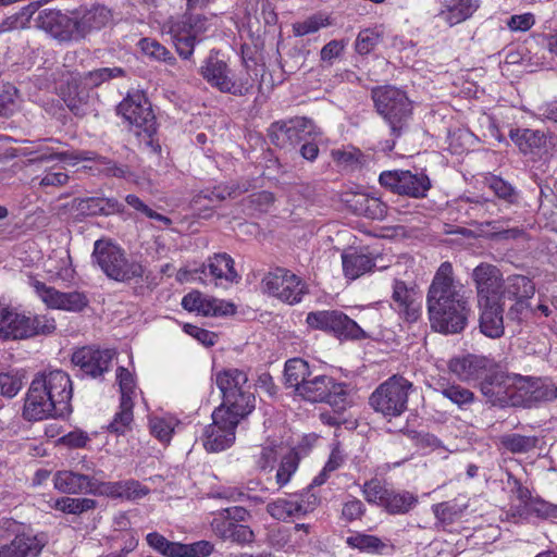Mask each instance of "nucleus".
<instances>
[{"label":"nucleus","mask_w":557,"mask_h":557,"mask_svg":"<svg viewBox=\"0 0 557 557\" xmlns=\"http://www.w3.org/2000/svg\"><path fill=\"white\" fill-rule=\"evenodd\" d=\"M429 320L432 330L443 334H459L471 312L463 286L454 277L450 262H443L432 280L426 295Z\"/></svg>","instance_id":"f257e3e1"},{"label":"nucleus","mask_w":557,"mask_h":557,"mask_svg":"<svg viewBox=\"0 0 557 557\" xmlns=\"http://www.w3.org/2000/svg\"><path fill=\"white\" fill-rule=\"evenodd\" d=\"M371 98L377 114L388 125L391 135L398 138L408 128L412 115V103L407 94L394 86H377Z\"/></svg>","instance_id":"f03ea898"},{"label":"nucleus","mask_w":557,"mask_h":557,"mask_svg":"<svg viewBox=\"0 0 557 557\" xmlns=\"http://www.w3.org/2000/svg\"><path fill=\"white\" fill-rule=\"evenodd\" d=\"M413 384L403 375L394 374L381 383L370 395L369 405L384 418L392 420L408 409Z\"/></svg>","instance_id":"7ed1b4c3"},{"label":"nucleus","mask_w":557,"mask_h":557,"mask_svg":"<svg viewBox=\"0 0 557 557\" xmlns=\"http://www.w3.org/2000/svg\"><path fill=\"white\" fill-rule=\"evenodd\" d=\"M92 257L103 273L111 280L128 282L141 277L144 269L140 263L128 260L124 250L107 240H97Z\"/></svg>","instance_id":"20e7f679"},{"label":"nucleus","mask_w":557,"mask_h":557,"mask_svg":"<svg viewBox=\"0 0 557 557\" xmlns=\"http://www.w3.org/2000/svg\"><path fill=\"white\" fill-rule=\"evenodd\" d=\"M209 26L208 17L189 12L170 22L169 34L180 57L187 60L193 55L195 46L202 41Z\"/></svg>","instance_id":"39448f33"},{"label":"nucleus","mask_w":557,"mask_h":557,"mask_svg":"<svg viewBox=\"0 0 557 557\" xmlns=\"http://www.w3.org/2000/svg\"><path fill=\"white\" fill-rule=\"evenodd\" d=\"M310 403H326L337 411L348 406V391L344 383H337L332 376L313 372L300 385L296 394Z\"/></svg>","instance_id":"423d86ee"},{"label":"nucleus","mask_w":557,"mask_h":557,"mask_svg":"<svg viewBox=\"0 0 557 557\" xmlns=\"http://www.w3.org/2000/svg\"><path fill=\"white\" fill-rule=\"evenodd\" d=\"M307 324L315 330L333 334L339 339H366L367 333L356 321L339 310L312 311L307 314Z\"/></svg>","instance_id":"0eeeda50"},{"label":"nucleus","mask_w":557,"mask_h":557,"mask_svg":"<svg viewBox=\"0 0 557 557\" xmlns=\"http://www.w3.org/2000/svg\"><path fill=\"white\" fill-rule=\"evenodd\" d=\"M200 74L212 87L221 92L234 96H245L252 88L248 78L234 79L225 61L219 58V52L212 50L200 67Z\"/></svg>","instance_id":"6e6552de"},{"label":"nucleus","mask_w":557,"mask_h":557,"mask_svg":"<svg viewBox=\"0 0 557 557\" xmlns=\"http://www.w3.org/2000/svg\"><path fill=\"white\" fill-rule=\"evenodd\" d=\"M33 381L34 388H39L45 397L55 403L60 417H67L72 412L73 386L67 373L54 370L38 374Z\"/></svg>","instance_id":"1a4fd4ad"},{"label":"nucleus","mask_w":557,"mask_h":557,"mask_svg":"<svg viewBox=\"0 0 557 557\" xmlns=\"http://www.w3.org/2000/svg\"><path fill=\"white\" fill-rule=\"evenodd\" d=\"M379 182L394 194L416 199L426 197L432 184L424 172L404 170L385 171L380 174Z\"/></svg>","instance_id":"9d476101"},{"label":"nucleus","mask_w":557,"mask_h":557,"mask_svg":"<svg viewBox=\"0 0 557 557\" xmlns=\"http://www.w3.org/2000/svg\"><path fill=\"white\" fill-rule=\"evenodd\" d=\"M117 113L131 125L143 131L149 138L157 133V122L151 103L143 91L128 92L117 106Z\"/></svg>","instance_id":"9b49d317"},{"label":"nucleus","mask_w":557,"mask_h":557,"mask_svg":"<svg viewBox=\"0 0 557 557\" xmlns=\"http://www.w3.org/2000/svg\"><path fill=\"white\" fill-rule=\"evenodd\" d=\"M319 503L320 497L313 492V486L310 484L301 493L289 494L287 497L269 503L267 512L276 520L286 521L312 512Z\"/></svg>","instance_id":"f8f14e48"},{"label":"nucleus","mask_w":557,"mask_h":557,"mask_svg":"<svg viewBox=\"0 0 557 557\" xmlns=\"http://www.w3.org/2000/svg\"><path fill=\"white\" fill-rule=\"evenodd\" d=\"M265 292L289 305L301 301L307 294V285L290 271L277 268L265 275L262 281Z\"/></svg>","instance_id":"ddd939ff"},{"label":"nucleus","mask_w":557,"mask_h":557,"mask_svg":"<svg viewBox=\"0 0 557 557\" xmlns=\"http://www.w3.org/2000/svg\"><path fill=\"white\" fill-rule=\"evenodd\" d=\"M223 412V410H214L212 412V423L206 426L203 431L202 444L207 451H222L235 442L238 422Z\"/></svg>","instance_id":"4468645a"},{"label":"nucleus","mask_w":557,"mask_h":557,"mask_svg":"<svg viewBox=\"0 0 557 557\" xmlns=\"http://www.w3.org/2000/svg\"><path fill=\"white\" fill-rule=\"evenodd\" d=\"M30 285L41 301L50 309L81 312L89 304L88 297L82 292L63 293L37 280H33Z\"/></svg>","instance_id":"2eb2a0df"},{"label":"nucleus","mask_w":557,"mask_h":557,"mask_svg":"<svg viewBox=\"0 0 557 557\" xmlns=\"http://www.w3.org/2000/svg\"><path fill=\"white\" fill-rule=\"evenodd\" d=\"M471 278L476 290L478 304L500 301L504 277L496 265L480 263L473 269Z\"/></svg>","instance_id":"dca6fc26"},{"label":"nucleus","mask_w":557,"mask_h":557,"mask_svg":"<svg viewBox=\"0 0 557 557\" xmlns=\"http://www.w3.org/2000/svg\"><path fill=\"white\" fill-rule=\"evenodd\" d=\"M36 26L59 41L79 40L75 13L69 16L61 11L45 9L35 20Z\"/></svg>","instance_id":"f3484780"},{"label":"nucleus","mask_w":557,"mask_h":557,"mask_svg":"<svg viewBox=\"0 0 557 557\" xmlns=\"http://www.w3.org/2000/svg\"><path fill=\"white\" fill-rule=\"evenodd\" d=\"M114 355L111 349L85 346L73 352L72 362L79 368L83 375L98 379L110 370Z\"/></svg>","instance_id":"a211bd4d"},{"label":"nucleus","mask_w":557,"mask_h":557,"mask_svg":"<svg viewBox=\"0 0 557 557\" xmlns=\"http://www.w3.org/2000/svg\"><path fill=\"white\" fill-rule=\"evenodd\" d=\"M513 373L491 369L480 383V391L493 406L507 407Z\"/></svg>","instance_id":"6ab92c4d"},{"label":"nucleus","mask_w":557,"mask_h":557,"mask_svg":"<svg viewBox=\"0 0 557 557\" xmlns=\"http://www.w3.org/2000/svg\"><path fill=\"white\" fill-rule=\"evenodd\" d=\"M493 366L487 357L472 354L454 357L448 362L449 371L463 382L483 380Z\"/></svg>","instance_id":"aec40b11"},{"label":"nucleus","mask_w":557,"mask_h":557,"mask_svg":"<svg viewBox=\"0 0 557 557\" xmlns=\"http://www.w3.org/2000/svg\"><path fill=\"white\" fill-rule=\"evenodd\" d=\"M23 418L27 421H41L50 418H61L58 412L55 403L49 397H45L39 388H34V381H32L29 388L26 393Z\"/></svg>","instance_id":"412c9836"},{"label":"nucleus","mask_w":557,"mask_h":557,"mask_svg":"<svg viewBox=\"0 0 557 557\" xmlns=\"http://www.w3.org/2000/svg\"><path fill=\"white\" fill-rule=\"evenodd\" d=\"M46 544L44 534H16L11 542L0 546V557H38Z\"/></svg>","instance_id":"4be33fe9"},{"label":"nucleus","mask_w":557,"mask_h":557,"mask_svg":"<svg viewBox=\"0 0 557 557\" xmlns=\"http://www.w3.org/2000/svg\"><path fill=\"white\" fill-rule=\"evenodd\" d=\"M419 295L414 285H408L401 280L393 282L392 299L396 309L407 321H416L420 313Z\"/></svg>","instance_id":"5701e85b"},{"label":"nucleus","mask_w":557,"mask_h":557,"mask_svg":"<svg viewBox=\"0 0 557 557\" xmlns=\"http://www.w3.org/2000/svg\"><path fill=\"white\" fill-rule=\"evenodd\" d=\"M481 310L480 331L490 338H500L504 335V305L502 301L478 304Z\"/></svg>","instance_id":"b1692460"},{"label":"nucleus","mask_w":557,"mask_h":557,"mask_svg":"<svg viewBox=\"0 0 557 557\" xmlns=\"http://www.w3.org/2000/svg\"><path fill=\"white\" fill-rule=\"evenodd\" d=\"M150 490L136 480H125L117 482L97 481V494L112 498H125L136 500L148 495Z\"/></svg>","instance_id":"393cba45"},{"label":"nucleus","mask_w":557,"mask_h":557,"mask_svg":"<svg viewBox=\"0 0 557 557\" xmlns=\"http://www.w3.org/2000/svg\"><path fill=\"white\" fill-rule=\"evenodd\" d=\"M211 530L215 536L238 545L249 544L253 541V531L245 524L228 521L224 517L215 516L211 521Z\"/></svg>","instance_id":"a878e982"},{"label":"nucleus","mask_w":557,"mask_h":557,"mask_svg":"<svg viewBox=\"0 0 557 557\" xmlns=\"http://www.w3.org/2000/svg\"><path fill=\"white\" fill-rule=\"evenodd\" d=\"M54 487L64 494H97V480L73 471H58L53 476Z\"/></svg>","instance_id":"bb28decb"},{"label":"nucleus","mask_w":557,"mask_h":557,"mask_svg":"<svg viewBox=\"0 0 557 557\" xmlns=\"http://www.w3.org/2000/svg\"><path fill=\"white\" fill-rule=\"evenodd\" d=\"M215 383L222 394V398H227L228 401L234 397L235 393L252 389L247 372L237 368H228L218 372Z\"/></svg>","instance_id":"cd10ccee"},{"label":"nucleus","mask_w":557,"mask_h":557,"mask_svg":"<svg viewBox=\"0 0 557 557\" xmlns=\"http://www.w3.org/2000/svg\"><path fill=\"white\" fill-rule=\"evenodd\" d=\"M74 13L79 39H83L92 30L104 27L112 20L111 11L104 5H95L88 10Z\"/></svg>","instance_id":"c85d7f7f"},{"label":"nucleus","mask_w":557,"mask_h":557,"mask_svg":"<svg viewBox=\"0 0 557 557\" xmlns=\"http://www.w3.org/2000/svg\"><path fill=\"white\" fill-rule=\"evenodd\" d=\"M29 317L3 310L0 315V337L2 339H23L32 337Z\"/></svg>","instance_id":"c756f323"},{"label":"nucleus","mask_w":557,"mask_h":557,"mask_svg":"<svg viewBox=\"0 0 557 557\" xmlns=\"http://www.w3.org/2000/svg\"><path fill=\"white\" fill-rule=\"evenodd\" d=\"M255 407V394L252 389H246L240 393H235L230 401L227 398H222V404L214 410H223L225 416H228L239 423L253 411Z\"/></svg>","instance_id":"7c9ffc66"},{"label":"nucleus","mask_w":557,"mask_h":557,"mask_svg":"<svg viewBox=\"0 0 557 557\" xmlns=\"http://www.w3.org/2000/svg\"><path fill=\"white\" fill-rule=\"evenodd\" d=\"M77 211L85 215H109L123 211L124 206L114 198L89 197L75 199Z\"/></svg>","instance_id":"2f4dec72"},{"label":"nucleus","mask_w":557,"mask_h":557,"mask_svg":"<svg viewBox=\"0 0 557 557\" xmlns=\"http://www.w3.org/2000/svg\"><path fill=\"white\" fill-rule=\"evenodd\" d=\"M509 137L524 154L537 153L546 145V135L539 129L512 128Z\"/></svg>","instance_id":"473e14b6"},{"label":"nucleus","mask_w":557,"mask_h":557,"mask_svg":"<svg viewBox=\"0 0 557 557\" xmlns=\"http://www.w3.org/2000/svg\"><path fill=\"white\" fill-rule=\"evenodd\" d=\"M500 299L511 300L531 299L535 293V285L532 280L525 275L512 274L503 280Z\"/></svg>","instance_id":"72a5a7b5"},{"label":"nucleus","mask_w":557,"mask_h":557,"mask_svg":"<svg viewBox=\"0 0 557 557\" xmlns=\"http://www.w3.org/2000/svg\"><path fill=\"white\" fill-rule=\"evenodd\" d=\"M351 208L356 214L380 221L386 218L388 210L380 198L367 194L356 195Z\"/></svg>","instance_id":"f704fd0d"},{"label":"nucleus","mask_w":557,"mask_h":557,"mask_svg":"<svg viewBox=\"0 0 557 557\" xmlns=\"http://www.w3.org/2000/svg\"><path fill=\"white\" fill-rule=\"evenodd\" d=\"M342 263L345 276L350 280L360 277L375 267L371 256L358 251L344 252Z\"/></svg>","instance_id":"c9c22d12"},{"label":"nucleus","mask_w":557,"mask_h":557,"mask_svg":"<svg viewBox=\"0 0 557 557\" xmlns=\"http://www.w3.org/2000/svg\"><path fill=\"white\" fill-rule=\"evenodd\" d=\"M205 265V271L208 269L209 273L215 280H225L230 283L237 282L239 278L238 273L234 268L233 258L226 252L215 253L213 257L208 258Z\"/></svg>","instance_id":"e433bc0d"},{"label":"nucleus","mask_w":557,"mask_h":557,"mask_svg":"<svg viewBox=\"0 0 557 557\" xmlns=\"http://www.w3.org/2000/svg\"><path fill=\"white\" fill-rule=\"evenodd\" d=\"M418 496L406 490L391 488L383 509L389 515H406L418 505Z\"/></svg>","instance_id":"4c0bfd02"},{"label":"nucleus","mask_w":557,"mask_h":557,"mask_svg":"<svg viewBox=\"0 0 557 557\" xmlns=\"http://www.w3.org/2000/svg\"><path fill=\"white\" fill-rule=\"evenodd\" d=\"M346 544L350 548L359 549L367 554L384 555L391 547L387 540H383L372 534L355 532L346 539Z\"/></svg>","instance_id":"58836bf2"},{"label":"nucleus","mask_w":557,"mask_h":557,"mask_svg":"<svg viewBox=\"0 0 557 557\" xmlns=\"http://www.w3.org/2000/svg\"><path fill=\"white\" fill-rule=\"evenodd\" d=\"M312 372L306 360L301 358L289 359L286 361L284 369L285 385L294 388L295 394H297L300 385L305 384Z\"/></svg>","instance_id":"ea45409f"},{"label":"nucleus","mask_w":557,"mask_h":557,"mask_svg":"<svg viewBox=\"0 0 557 557\" xmlns=\"http://www.w3.org/2000/svg\"><path fill=\"white\" fill-rule=\"evenodd\" d=\"M435 391L461 410H467L475 400L472 391L455 383H440Z\"/></svg>","instance_id":"a19ab883"},{"label":"nucleus","mask_w":557,"mask_h":557,"mask_svg":"<svg viewBox=\"0 0 557 557\" xmlns=\"http://www.w3.org/2000/svg\"><path fill=\"white\" fill-rule=\"evenodd\" d=\"M512 386L509 394L508 406L511 407H531V393L533 379L513 373Z\"/></svg>","instance_id":"79ce46f5"},{"label":"nucleus","mask_w":557,"mask_h":557,"mask_svg":"<svg viewBox=\"0 0 557 557\" xmlns=\"http://www.w3.org/2000/svg\"><path fill=\"white\" fill-rule=\"evenodd\" d=\"M466 508V505H461L454 499L433 505L432 511L436 518V524L445 528L458 521L462 517Z\"/></svg>","instance_id":"37998d69"},{"label":"nucleus","mask_w":557,"mask_h":557,"mask_svg":"<svg viewBox=\"0 0 557 557\" xmlns=\"http://www.w3.org/2000/svg\"><path fill=\"white\" fill-rule=\"evenodd\" d=\"M513 516L519 518H528L530 516H536L540 518H548L556 515L557 507L541 499L530 497L524 505H518L512 508Z\"/></svg>","instance_id":"c03bdc74"},{"label":"nucleus","mask_w":557,"mask_h":557,"mask_svg":"<svg viewBox=\"0 0 557 557\" xmlns=\"http://www.w3.org/2000/svg\"><path fill=\"white\" fill-rule=\"evenodd\" d=\"M443 3L447 8V21L450 25L466 21L479 8L478 0H443Z\"/></svg>","instance_id":"a18cd8bd"},{"label":"nucleus","mask_w":557,"mask_h":557,"mask_svg":"<svg viewBox=\"0 0 557 557\" xmlns=\"http://www.w3.org/2000/svg\"><path fill=\"white\" fill-rule=\"evenodd\" d=\"M539 437L510 433L500 436L499 442L504 449L511 454H528L537 447Z\"/></svg>","instance_id":"49530a36"},{"label":"nucleus","mask_w":557,"mask_h":557,"mask_svg":"<svg viewBox=\"0 0 557 557\" xmlns=\"http://www.w3.org/2000/svg\"><path fill=\"white\" fill-rule=\"evenodd\" d=\"M133 408L134 403L120 401L119 410L107 426L108 432L115 435H124L129 431L134 420Z\"/></svg>","instance_id":"de8ad7c7"},{"label":"nucleus","mask_w":557,"mask_h":557,"mask_svg":"<svg viewBox=\"0 0 557 557\" xmlns=\"http://www.w3.org/2000/svg\"><path fill=\"white\" fill-rule=\"evenodd\" d=\"M486 184L491 190L508 205H517L520 200L519 190L508 181L500 176L492 175L486 178Z\"/></svg>","instance_id":"09e8293b"},{"label":"nucleus","mask_w":557,"mask_h":557,"mask_svg":"<svg viewBox=\"0 0 557 557\" xmlns=\"http://www.w3.org/2000/svg\"><path fill=\"white\" fill-rule=\"evenodd\" d=\"M125 74V70L119 66L100 67L85 73L82 79L87 87L96 88L110 79L124 77Z\"/></svg>","instance_id":"8fccbe9b"},{"label":"nucleus","mask_w":557,"mask_h":557,"mask_svg":"<svg viewBox=\"0 0 557 557\" xmlns=\"http://www.w3.org/2000/svg\"><path fill=\"white\" fill-rule=\"evenodd\" d=\"M345 454L341 447V443L336 442L332 445L331 454L329 456V459L322 469V471L312 480L311 485L320 486L327 480L331 472L337 470L339 467L343 466L345 461Z\"/></svg>","instance_id":"3c124183"},{"label":"nucleus","mask_w":557,"mask_h":557,"mask_svg":"<svg viewBox=\"0 0 557 557\" xmlns=\"http://www.w3.org/2000/svg\"><path fill=\"white\" fill-rule=\"evenodd\" d=\"M97 502L91 498L61 497L54 503V508L65 513L82 515L95 509Z\"/></svg>","instance_id":"603ef678"},{"label":"nucleus","mask_w":557,"mask_h":557,"mask_svg":"<svg viewBox=\"0 0 557 557\" xmlns=\"http://www.w3.org/2000/svg\"><path fill=\"white\" fill-rule=\"evenodd\" d=\"M391 487L376 478L366 481L362 485V494L369 504H374L383 508Z\"/></svg>","instance_id":"864d4df0"},{"label":"nucleus","mask_w":557,"mask_h":557,"mask_svg":"<svg viewBox=\"0 0 557 557\" xmlns=\"http://www.w3.org/2000/svg\"><path fill=\"white\" fill-rule=\"evenodd\" d=\"M24 374L16 369L0 371V394L13 398L23 386Z\"/></svg>","instance_id":"5fc2aeb1"},{"label":"nucleus","mask_w":557,"mask_h":557,"mask_svg":"<svg viewBox=\"0 0 557 557\" xmlns=\"http://www.w3.org/2000/svg\"><path fill=\"white\" fill-rule=\"evenodd\" d=\"M147 544L157 553L166 557H180L182 543L171 542L158 532L148 533Z\"/></svg>","instance_id":"6e6d98bb"},{"label":"nucleus","mask_w":557,"mask_h":557,"mask_svg":"<svg viewBox=\"0 0 557 557\" xmlns=\"http://www.w3.org/2000/svg\"><path fill=\"white\" fill-rule=\"evenodd\" d=\"M88 91L78 90L77 86L70 87L67 95L64 96V102L72 113L77 116H84L88 110Z\"/></svg>","instance_id":"4d7b16f0"},{"label":"nucleus","mask_w":557,"mask_h":557,"mask_svg":"<svg viewBox=\"0 0 557 557\" xmlns=\"http://www.w3.org/2000/svg\"><path fill=\"white\" fill-rule=\"evenodd\" d=\"M116 380L121 393L120 401L134 403L136 383L133 374L126 368L119 367L116 370Z\"/></svg>","instance_id":"13d9d810"},{"label":"nucleus","mask_w":557,"mask_h":557,"mask_svg":"<svg viewBox=\"0 0 557 557\" xmlns=\"http://www.w3.org/2000/svg\"><path fill=\"white\" fill-rule=\"evenodd\" d=\"M531 407L543 401H550L557 398V387L552 383L534 380L531 393Z\"/></svg>","instance_id":"bf43d9fd"},{"label":"nucleus","mask_w":557,"mask_h":557,"mask_svg":"<svg viewBox=\"0 0 557 557\" xmlns=\"http://www.w3.org/2000/svg\"><path fill=\"white\" fill-rule=\"evenodd\" d=\"M141 50L149 57L172 63L175 58L161 44L156 40L144 38L139 41Z\"/></svg>","instance_id":"052dcab7"},{"label":"nucleus","mask_w":557,"mask_h":557,"mask_svg":"<svg viewBox=\"0 0 557 557\" xmlns=\"http://www.w3.org/2000/svg\"><path fill=\"white\" fill-rule=\"evenodd\" d=\"M29 329L33 336L49 335L55 331V320L48 314L29 317Z\"/></svg>","instance_id":"680f3d73"},{"label":"nucleus","mask_w":557,"mask_h":557,"mask_svg":"<svg viewBox=\"0 0 557 557\" xmlns=\"http://www.w3.org/2000/svg\"><path fill=\"white\" fill-rule=\"evenodd\" d=\"M297 468L298 460L296 456L287 455L283 457L275 475L277 485L280 487L285 486L289 482L292 475L296 472Z\"/></svg>","instance_id":"e2e57ef3"},{"label":"nucleus","mask_w":557,"mask_h":557,"mask_svg":"<svg viewBox=\"0 0 557 557\" xmlns=\"http://www.w3.org/2000/svg\"><path fill=\"white\" fill-rule=\"evenodd\" d=\"M125 201L128 206H131L132 208H134L136 211L143 213L144 215H146L147 218L149 219H153V220H157V221H160L162 222L164 225H170L172 223L171 219L165 216V215H162L158 212H156L154 210H152L151 208H149L146 203H144V201L136 195H127L125 197Z\"/></svg>","instance_id":"0e129e2a"},{"label":"nucleus","mask_w":557,"mask_h":557,"mask_svg":"<svg viewBox=\"0 0 557 557\" xmlns=\"http://www.w3.org/2000/svg\"><path fill=\"white\" fill-rule=\"evenodd\" d=\"M214 550V545L210 541H197L190 544H183L180 557H208Z\"/></svg>","instance_id":"69168bd1"},{"label":"nucleus","mask_w":557,"mask_h":557,"mask_svg":"<svg viewBox=\"0 0 557 557\" xmlns=\"http://www.w3.org/2000/svg\"><path fill=\"white\" fill-rule=\"evenodd\" d=\"M205 306V315L224 317L234 314L236 311L234 304L213 297H209Z\"/></svg>","instance_id":"338daca9"},{"label":"nucleus","mask_w":557,"mask_h":557,"mask_svg":"<svg viewBox=\"0 0 557 557\" xmlns=\"http://www.w3.org/2000/svg\"><path fill=\"white\" fill-rule=\"evenodd\" d=\"M151 434L163 443L170 442L174 429L172 423L163 418L154 417L149 421Z\"/></svg>","instance_id":"774afa93"}]
</instances>
